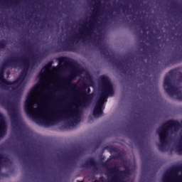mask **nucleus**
Segmentation results:
<instances>
[{"instance_id":"obj_12","label":"nucleus","mask_w":182,"mask_h":182,"mask_svg":"<svg viewBox=\"0 0 182 182\" xmlns=\"http://www.w3.org/2000/svg\"><path fill=\"white\" fill-rule=\"evenodd\" d=\"M5 48V41L0 42V49Z\"/></svg>"},{"instance_id":"obj_2","label":"nucleus","mask_w":182,"mask_h":182,"mask_svg":"<svg viewBox=\"0 0 182 182\" xmlns=\"http://www.w3.org/2000/svg\"><path fill=\"white\" fill-rule=\"evenodd\" d=\"M29 69V58L11 57L0 69V85L6 87H22L26 83V72Z\"/></svg>"},{"instance_id":"obj_7","label":"nucleus","mask_w":182,"mask_h":182,"mask_svg":"<svg viewBox=\"0 0 182 182\" xmlns=\"http://www.w3.org/2000/svg\"><path fill=\"white\" fill-rule=\"evenodd\" d=\"M122 174L123 172L119 171L117 168L109 169L108 181L107 182H122Z\"/></svg>"},{"instance_id":"obj_15","label":"nucleus","mask_w":182,"mask_h":182,"mask_svg":"<svg viewBox=\"0 0 182 182\" xmlns=\"http://www.w3.org/2000/svg\"><path fill=\"white\" fill-rule=\"evenodd\" d=\"M74 75H75V76H77V75H79V72L74 73Z\"/></svg>"},{"instance_id":"obj_1","label":"nucleus","mask_w":182,"mask_h":182,"mask_svg":"<svg viewBox=\"0 0 182 182\" xmlns=\"http://www.w3.org/2000/svg\"><path fill=\"white\" fill-rule=\"evenodd\" d=\"M52 63L53 62L48 63L41 70L38 75V84L27 96L26 109L30 116L43 123H50L53 119L64 117L70 122V126L75 127L80 122L77 107H63L60 97H52L49 99L52 96L53 89L56 87V75L59 73L60 68H69L70 62L68 58H60L58 66L50 70Z\"/></svg>"},{"instance_id":"obj_4","label":"nucleus","mask_w":182,"mask_h":182,"mask_svg":"<svg viewBox=\"0 0 182 182\" xmlns=\"http://www.w3.org/2000/svg\"><path fill=\"white\" fill-rule=\"evenodd\" d=\"M178 129V123L171 121L161 126L158 129V134L161 141V150H170V141L173 132Z\"/></svg>"},{"instance_id":"obj_5","label":"nucleus","mask_w":182,"mask_h":182,"mask_svg":"<svg viewBox=\"0 0 182 182\" xmlns=\"http://www.w3.org/2000/svg\"><path fill=\"white\" fill-rule=\"evenodd\" d=\"M179 82L180 81L178 80H176V78L171 80L170 77H166L164 82V89L168 93L169 96H171V97L182 100L181 92L173 87L174 85H178Z\"/></svg>"},{"instance_id":"obj_3","label":"nucleus","mask_w":182,"mask_h":182,"mask_svg":"<svg viewBox=\"0 0 182 182\" xmlns=\"http://www.w3.org/2000/svg\"><path fill=\"white\" fill-rule=\"evenodd\" d=\"M100 95L98 102H97L94 109L93 114L95 117H100L102 116V107L105 105L108 96L113 95V87L110 80L106 76H101L100 80Z\"/></svg>"},{"instance_id":"obj_8","label":"nucleus","mask_w":182,"mask_h":182,"mask_svg":"<svg viewBox=\"0 0 182 182\" xmlns=\"http://www.w3.org/2000/svg\"><path fill=\"white\" fill-rule=\"evenodd\" d=\"M9 114L13 122H16V119L19 117V108H15V107L11 106L9 107Z\"/></svg>"},{"instance_id":"obj_13","label":"nucleus","mask_w":182,"mask_h":182,"mask_svg":"<svg viewBox=\"0 0 182 182\" xmlns=\"http://www.w3.org/2000/svg\"><path fill=\"white\" fill-rule=\"evenodd\" d=\"M2 161H4V158L2 157V156H0V164L1 163H2Z\"/></svg>"},{"instance_id":"obj_11","label":"nucleus","mask_w":182,"mask_h":182,"mask_svg":"<svg viewBox=\"0 0 182 182\" xmlns=\"http://www.w3.org/2000/svg\"><path fill=\"white\" fill-rule=\"evenodd\" d=\"M178 150L179 151H182V135H181V140L179 141V144L178 145Z\"/></svg>"},{"instance_id":"obj_10","label":"nucleus","mask_w":182,"mask_h":182,"mask_svg":"<svg viewBox=\"0 0 182 182\" xmlns=\"http://www.w3.org/2000/svg\"><path fill=\"white\" fill-rule=\"evenodd\" d=\"M5 127H6V126L5 125V119H4V117H2V115H1L0 114V137H2V136H4Z\"/></svg>"},{"instance_id":"obj_14","label":"nucleus","mask_w":182,"mask_h":182,"mask_svg":"<svg viewBox=\"0 0 182 182\" xmlns=\"http://www.w3.org/2000/svg\"><path fill=\"white\" fill-rule=\"evenodd\" d=\"M60 87H65V83L62 82V83L60 85Z\"/></svg>"},{"instance_id":"obj_6","label":"nucleus","mask_w":182,"mask_h":182,"mask_svg":"<svg viewBox=\"0 0 182 182\" xmlns=\"http://www.w3.org/2000/svg\"><path fill=\"white\" fill-rule=\"evenodd\" d=\"M164 182H182V168L169 171L164 178Z\"/></svg>"},{"instance_id":"obj_9","label":"nucleus","mask_w":182,"mask_h":182,"mask_svg":"<svg viewBox=\"0 0 182 182\" xmlns=\"http://www.w3.org/2000/svg\"><path fill=\"white\" fill-rule=\"evenodd\" d=\"M87 102V97L86 95H82L77 100V106H86V103Z\"/></svg>"}]
</instances>
